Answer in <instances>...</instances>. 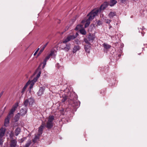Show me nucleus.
<instances>
[{
  "mask_svg": "<svg viewBox=\"0 0 147 147\" xmlns=\"http://www.w3.org/2000/svg\"><path fill=\"white\" fill-rule=\"evenodd\" d=\"M109 5V3L107 2H104L102 4L99 9H94L92 10L87 16H89L87 20L86 24L89 25L90 23V21L93 20L94 17L97 16L99 12H100L102 10H103L106 8Z\"/></svg>",
  "mask_w": 147,
  "mask_h": 147,
  "instance_id": "obj_1",
  "label": "nucleus"
},
{
  "mask_svg": "<svg viewBox=\"0 0 147 147\" xmlns=\"http://www.w3.org/2000/svg\"><path fill=\"white\" fill-rule=\"evenodd\" d=\"M70 99L73 101V106L74 107H78L80 105V102L79 101H76L78 98L77 96L74 94L71 93L70 95Z\"/></svg>",
  "mask_w": 147,
  "mask_h": 147,
  "instance_id": "obj_2",
  "label": "nucleus"
},
{
  "mask_svg": "<svg viewBox=\"0 0 147 147\" xmlns=\"http://www.w3.org/2000/svg\"><path fill=\"white\" fill-rule=\"evenodd\" d=\"M54 120V117L53 115L49 116L46 125L47 128L49 129H51L53 126V121Z\"/></svg>",
  "mask_w": 147,
  "mask_h": 147,
  "instance_id": "obj_3",
  "label": "nucleus"
},
{
  "mask_svg": "<svg viewBox=\"0 0 147 147\" xmlns=\"http://www.w3.org/2000/svg\"><path fill=\"white\" fill-rule=\"evenodd\" d=\"M60 47L62 50L67 52L70 49L71 44L70 43H64L63 41L60 45Z\"/></svg>",
  "mask_w": 147,
  "mask_h": 147,
  "instance_id": "obj_4",
  "label": "nucleus"
},
{
  "mask_svg": "<svg viewBox=\"0 0 147 147\" xmlns=\"http://www.w3.org/2000/svg\"><path fill=\"white\" fill-rule=\"evenodd\" d=\"M54 55V51H51L50 54L47 56L45 57V59H44L42 63L43 64L42 66V68L44 69L46 64V63L47 61L50 58V56H53Z\"/></svg>",
  "mask_w": 147,
  "mask_h": 147,
  "instance_id": "obj_5",
  "label": "nucleus"
},
{
  "mask_svg": "<svg viewBox=\"0 0 147 147\" xmlns=\"http://www.w3.org/2000/svg\"><path fill=\"white\" fill-rule=\"evenodd\" d=\"M18 106V102H16L13 106V107L9 112L8 115L10 116L11 115H13V113L15 111Z\"/></svg>",
  "mask_w": 147,
  "mask_h": 147,
  "instance_id": "obj_6",
  "label": "nucleus"
},
{
  "mask_svg": "<svg viewBox=\"0 0 147 147\" xmlns=\"http://www.w3.org/2000/svg\"><path fill=\"white\" fill-rule=\"evenodd\" d=\"M75 39V37H74V35H69L68 36L63 40L64 43H67L71 40H73Z\"/></svg>",
  "mask_w": 147,
  "mask_h": 147,
  "instance_id": "obj_7",
  "label": "nucleus"
},
{
  "mask_svg": "<svg viewBox=\"0 0 147 147\" xmlns=\"http://www.w3.org/2000/svg\"><path fill=\"white\" fill-rule=\"evenodd\" d=\"M28 108L26 107L22 108L20 110V114L22 116H24L27 113Z\"/></svg>",
  "mask_w": 147,
  "mask_h": 147,
  "instance_id": "obj_8",
  "label": "nucleus"
},
{
  "mask_svg": "<svg viewBox=\"0 0 147 147\" xmlns=\"http://www.w3.org/2000/svg\"><path fill=\"white\" fill-rule=\"evenodd\" d=\"M95 35L93 34L89 33L88 35V38L89 41L91 42H92L94 39L95 38Z\"/></svg>",
  "mask_w": 147,
  "mask_h": 147,
  "instance_id": "obj_9",
  "label": "nucleus"
},
{
  "mask_svg": "<svg viewBox=\"0 0 147 147\" xmlns=\"http://www.w3.org/2000/svg\"><path fill=\"white\" fill-rule=\"evenodd\" d=\"M17 142L16 139H13L11 141L9 147H16L17 145Z\"/></svg>",
  "mask_w": 147,
  "mask_h": 147,
  "instance_id": "obj_10",
  "label": "nucleus"
},
{
  "mask_svg": "<svg viewBox=\"0 0 147 147\" xmlns=\"http://www.w3.org/2000/svg\"><path fill=\"white\" fill-rule=\"evenodd\" d=\"M91 47V44H89L85 45L84 46V49L85 51L87 53H89Z\"/></svg>",
  "mask_w": 147,
  "mask_h": 147,
  "instance_id": "obj_11",
  "label": "nucleus"
},
{
  "mask_svg": "<svg viewBox=\"0 0 147 147\" xmlns=\"http://www.w3.org/2000/svg\"><path fill=\"white\" fill-rule=\"evenodd\" d=\"M5 129L3 127L0 129V138H2L5 135Z\"/></svg>",
  "mask_w": 147,
  "mask_h": 147,
  "instance_id": "obj_12",
  "label": "nucleus"
},
{
  "mask_svg": "<svg viewBox=\"0 0 147 147\" xmlns=\"http://www.w3.org/2000/svg\"><path fill=\"white\" fill-rule=\"evenodd\" d=\"M45 90V88L43 87H40V89L38 92L37 95L39 96L41 95L43 93Z\"/></svg>",
  "mask_w": 147,
  "mask_h": 147,
  "instance_id": "obj_13",
  "label": "nucleus"
},
{
  "mask_svg": "<svg viewBox=\"0 0 147 147\" xmlns=\"http://www.w3.org/2000/svg\"><path fill=\"white\" fill-rule=\"evenodd\" d=\"M11 117V116H9L8 115L6 118L5 119L4 122V125L7 126L8 125L9 123L10 119Z\"/></svg>",
  "mask_w": 147,
  "mask_h": 147,
  "instance_id": "obj_14",
  "label": "nucleus"
},
{
  "mask_svg": "<svg viewBox=\"0 0 147 147\" xmlns=\"http://www.w3.org/2000/svg\"><path fill=\"white\" fill-rule=\"evenodd\" d=\"M49 43V42H47V43H46L43 46V47L40 49V51L38 52V55L37 56H39L41 53L43 52V50H44L45 48L47 46V45Z\"/></svg>",
  "mask_w": 147,
  "mask_h": 147,
  "instance_id": "obj_15",
  "label": "nucleus"
},
{
  "mask_svg": "<svg viewBox=\"0 0 147 147\" xmlns=\"http://www.w3.org/2000/svg\"><path fill=\"white\" fill-rule=\"evenodd\" d=\"M80 49V46L78 45H76L74 47L72 52L73 53H76Z\"/></svg>",
  "mask_w": 147,
  "mask_h": 147,
  "instance_id": "obj_16",
  "label": "nucleus"
},
{
  "mask_svg": "<svg viewBox=\"0 0 147 147\" xmlns=\"http://www.w3.org/2000/svg\"><path fill=\"white\" fill-rule=\"evenodd\" d=\"M20 113H18L16 115L14 118V120L15 122H17L18 121L20 118Z\"/></svg>",
  "mask_w": 147,
  "mask_h": 147,
  "instance_id": "obj_17",
  "label": "nucleus"
},
{
  "mask_svg": "<svg viewBox=\"0 0 147 147\" xmlns=\"http://www.w3.org/2000/svg\"><path fill=\"white\" fill-rule=\"evenodd\" d=\"M116 16L115 12H113L112 11H110L108 15V16L110 18H113L115 16Z\"/></svg>",
  "mask_w": 147,
  "mask_h": 147,
  "instance_id": "obj_18",
  "label": "nucleus"
},
{
  "mask_svg": "<svg viewBox=\"0 0 147 147\" xmlns=\"http://www.w3.org/2000/svg\"><path fill=\"white\" fill-rule=\"evenodd\" d=\"M21 129L19 127H17L15 131V135L17 136L20 134L21 132Z\"/></svg>",
  "mask_w": 147,
  "mask_h": 147,
  "instance_id": "obj_19",
  "label": "nucleus"
},
{
  "mask_svg": "<svg viewBox=\"0 0 147 147\" xmlns=\"http://www.w3.org/2000/svg\"><path fill=\"white\" fill-rule=\"evenodd\" d=\"M40 135L37 134L36 135H35V136L32 140V142L34 143H35L36 142L37 140L39 139V136Z\"/></svg>",
  "mask_w": 147,
  "mask_h": 147,
  "instance_id": "obj_20",
  "label": "nucleus"
},
{
  "mask_svg": "<svg viewBox=\"0 0 147 147\" xmlns=\"http://www.w3.org/2000/svg\"><path fill=\"white\" fill-rule=\"evenodd\" d=\"M45 126V123L43 122V121H42L41 125L39 127L38 129L43 131L44 128Z\"/></svg>",
  "mask_w": 147,
  "mask_h": 147,
  "instance_id": "obj_21",
  "label": "nucleus"
},
{
  "mask_svg": "<svg viewBox=\"0 0 147 147\" xmlns=\"http://www.w3.org/2000/svg\"><path fill=\"white\" fill-rule=\"evenodd\" d=\"M117 3V1L116 0H111L110 6L112 7L114 6Z\"/></svg>",
  "mask_w": 147,
  "mask_h": 147,
  "instance_id": "obj_22",
  "label": "nucleus"
},
{
  "mask_svg": "<svg viewBox=\"0 0 147 147\" xmlns=\"http://www.w3.org/2000/svg\"><path fill=\"white\" fill-rule=\"evenodd\" d=\"M27 99L28 100L29 105H32L33 103L34 102V100L31 97Z\"/></svg>",
  "mask_w": 147,
  "mask_h": 147,
  "instance_id": "obj_23",
  "label": "nucleus"
},
{
  "mask_svg": "<svg viewBox=\"0 0 147 147\" xmlns=\"http://www.w3.org/2000/svg\"><path fill=\"white\" fill-rule=\"evenodd\" d=\"M31 143V140H28L25 145L24 146V147H29L30 146Z\"/></svg>",
  "mask_w": 147,
  "mask_h": 147,
  "instance_id": "obj_24",
  "label": "nucleus"
},
{
  "mask_svg": "<svg viewBox=\"0 0 147 147\" xmlns=\"http://www.w3.org/2000/svg\"><path fill=\"white\" fill-rule=\"evenodd\" d=\"M30 85L29 87V89H28L29 92L30 93L32 91V89L33 88V86L34 84V83H32L30 82Z\"/></svg>",
  "mask_w": 147,
  "mask_h": 147,
  "instance_id": "obj_25",
  "label": "nucleus"
},
{
  "mask_svg": "<svg viewBox=\"0 0 147 147\" xmlns=\"http://www.w3.org/2000/svg\"><path fill=\"white\" fill-rule=\"evenodd\" d=\"M104 47L106 49H109L111 47V46L107 43H104L102 44Z\"/></svg>",
  "mask_w": 147,
  "mask_h": 147,
  "instance_id": "obj_26",
  "label": "nucleus"
},
{
  "mask_svg": "<svg viewBox=\"0 0 147 147\" xmlns=\"http://www.w3.org/2000/svg\"><path fill=\"white\" fill-rule=\"evenodd\" d=\"M38 79V78H37L36 77L35 78H34L31 81L29 80L28 81H29L30 83V82L34 83V84L37 81Z\"/></svg>",
  "mask_w": 147,
  "mask_h": 147,
  "instance_id": "obj_27",
  "label": "nucleus"
},
{
  "mask_svg": "<svg viewBox=\"0 0 147 147\" xmlns=\"http://www.w3.org/2000/svg\"><path fill=\"white\" fill-rule=\"evenodd\" d=\"M80 32L82 34L85 35L86 34V31L84 29H82L80 30Z\"/></svg>",
  "mask_w": 147,
  "mask_h": 147,
  "instance_id": "obj_28",
  "label": "nucleus"
},
{
  "mask_svg": "<svg viewBox=\"0 0 147 147\" xmlns=\"http://www.w3.org/2000/svg\"><path fill=\"white\" fill-rule=\"evenodd\" d=\"M67 98L66 96H65L62 97V99L61 100V102H64L67 99Z\"/></svg>",
  "mask_w": 147,
  "mask_h": 147,
  "instance_id": "obj_29",
  "label": "nucleus"
},
{
  "mask_svg": "<svg viewBox=\"0 0 147 147\" xmlns=\"http://www.w3.org/2000/svg\"><path fill=\"white\" fill-rule=\"evenodd\" d=\"M28 103L29 102L28 101V100L27 99L24 101V105L25 106L24 107H27Z\"/></svg>",
  "mask_w": 147,
  "mask_h": 147,
  "instance_id": "obj_30",
  "label": "nucleus"
},
{
  "mask_svg": "<svg viewBox=\"0 0 147 147\" xmlns=\"http://www.w3.org/2000/svg\"><path fill=\"white\" fill-rule=\"evenodd\" d=\"M84 42L87 44H91L89 42L88 40L86 38H84Z\"/></svg>",
  "mask_w": 147,
  "mask_h": 147,
  "instance_id": "obj_31",
  "label": "nucleus"
},
{
  "mask_svg": "<svg viewBox=\"0 0 147 147\" xmlns=\"http://www.w3.org/2000/svg\"><path fill=\"white\" fill-rule=\"evenodd\" d=\"M30 82L29 81H28V82L26 83V84H25L24 86V88L26 89V88L27 87V86L30 84Z\"/></svg>",
  "mask_w": 147,
  "mask_h": 147,
  "instance_id": "obj_32",
  "label": "nucleus"
},
{
  "mask_svg": "<svg viewBox=\"0 0 147 147\" xmlns=\"http://www.w3.org/2000/svg\"><path fill=\"white\" fill-rule=\"evenodd\" d=\"M105 21L106 23L108 24V25H109V24H110V23L111 21V20L108 19H105Z\"/></svg>",
  "mask_w": 147,
  "mask_h": 147,
  "instance_id": "obj_33",
  "label": "nucleus"
},
{
  "mask_svg": "<svg viewBox=\"0 0 147 147\" xmlns=\"http://www.w3.org/2000/svg\"><path fill=\"white\" fill-rule=\"evenodd\" d=\"M42 132H43V131H42L41 130H40L39 129H38V133L37 134H38L39 135H40L42 134Z\"/></svg>",
  "mask_w": 147,
  "mask_h": 147,
  "instance_id": "obj_34",
  "label": "nucleus"
},
{
  "mask_svg": "<svg viewBox=\"0 0 147 147\" xmlns=\"http://www.w3.org/2000/svg\"><path fill=\"white\" fill-rule=\"evenodd\" d=\"M97 24L98 26H100L102 24L100 20H98V21H97Z\"/></svg>",
  "mask_w": 147,
  "mask_h": 147,
  "instance_id": "obj_35",
  "label": "nucleus"
},
{
  "mask_svg": "<svg viewBox=\"0 0 147 147\" xmlns=\"http://www.w3.org/2000/svg\"><path fill=\"white\" fill-rule=\"evenodd\" d=\"M41 74V71H38V73L36 77L37 78H38L40 76Z\"/></svg>",
  "mask_w": 147,
  "mask_h": 147,
  "instance_id": "obj_36",
  "label": "nucleus"
},
{
  "mask_svg": "<svg viewBox=\"0 0 147 147\" xmlns=\"http://www.w3.org/2000/svg\"><path fill=\"white\" fill-rule=\"evenodd\" d=\"M39 50V48H38L37 50H36V51L34 53V56H35L37 53L38 52V51Z\"/></svg>",
  "mask_w": 147,
  "mask_h": 147,
  "instance_id": "obj_37",
  "label": "nucleus"
},
{
  "mask_svg": "<svg viewBox=\"0 0 147 147\" xmlns=\"http://www.w3.org/2000/svg\"><path fill=\"white\" fill-rule=\"evenodd\" d=\"M75 42L77 44H78L80 43V42L78 39H76L75 40Z\"/></svg>",
  "mask_w": 147,
  "mask_h": 147,
  "instance_id": "obj_38",
  "label": "nucleus"
},
{
  "mask_svg": "<svg viewBox=\"0 0 147 147\" xmlns=\"http://www.w3.org/2000/svg\"><path fill=\"white\" fill-rule=\"evenodd\" d=\"M25 90H26V89L23 88H22V91H21V93H22V94H24V92Z\"/></svg>",
  "mask_w": 147,
  "mask_h": 147,
  "instance_id": "obj_39",
  "label": "nucleus"
},
{
  "mask_svg": "<svg viewBox=\"0 0 147 147\" xmlns=\"http://www.w3.org/2000/svg\"><path fill=\"white\" fill-rule=\"evenodd\" d=\"M79 35L78 32H76V34L74 35V37H75V38Z\"/></svg>",
  "mask_w": 147,
  "mask_h": 147,
  "instance_id": "obj_40",
  "label": "nucleus"
},
{
  "mask_svg": "<svg viewBox=\"0 0 147 147\" xmlns=\"http://www.w3.org/2000/svg\"><path fill=\"white\" fill-rule=\"evenodd\" d=\"M3 92H4L3 91H2L0 93V98L1 97V96H2V95H3Z\"/></svg>",
  "mask_w": 147,
  "mask_h": 147,
  "instance_id": "obj_41",
  "label": "nucleus"
},
{
  "mask_svg": "<svg viewBox=\"0 0 147 147\" xmlns=\"http://www.w3.org/2000/svg\"><path fill=\"white\" fill-rule=\"evenodd\" d=\"M127 0H121V2L122 3H124Z\"/></svg>",
  "mask_w": 147,
  "mask_h": 147,
  "instance_id": "obj_42",
  "label": "nucleus"
},
{
  "mask_svg": "<svg viewBox=\"0 0 147 147\" xmlns=\"http://www.w3.org/2000/svg\"><path fill=\"white\" fill-rule=\"evenodd\" d=\"M109 28L110 29L112 28V26L110 24L109 25Z\"/></svg>",
  "mask_w": 147,
  "mask_h": 147,
  "instance_id": "obj_43",
  "label": "nucleus"
},
{
  "mask_svg": "<svg viewBox=\"0 0 147 147\" xmlns=\"http://www.w3.org/2000/svg\"><path fill=\"white\" fill-rule=\"evenodd\" d=\"M121 48H123L124 47V45L123 43H121Z\"/></svg>",
  "mask_w": 147,
  "mask_h": 147,
  "instance_id": "obj_44",
  "label": "nucleus"
},
{
  "mask_svg": "<svg viewBox=\"0 0 147 147\" xmlns=\"http://www.w3.org/2000/svg\"><path fill=\"white\" fill-rule=\"evenodd\" d=\"M78 25L75 28V30H78Z\"/></svg>",
  "mask_w": 147,
  "mask_h": 147,
  "instance_id": "obj_45",
  "label": "nucleus"
},
{
  "mask_svg": "<svg viewBox=\"0 0 147 147\" xmlns=\"http://www.w3.org/2000/svg\"><path fill=\"white\" fill-rule=\"evenodd\" d=\"M119 55V56H121V55Z\"/></svg>",
  "mask_w": 147,
  "mask_h": 147,
  "instance_id": "obj_46",
  "label": "nucleus"
},
{
  "mask_svg": "<svg viewBox=\"0 0 147 147\" xmlns=\"http://www.w3.org/2000/svg\"><path fill=\"white\" fill-rule=\"evenodd\" d=\"M119 55V56H121V55Z\"/></svg>",
  "mask_w": 147,
  "mask_h": 147,
  "instance_id": "obj_47",
  "label": "nucleus"
},
{
  "mask_svg": "<svg viewBox=\"0 0 147 147\" xmlns=\"http://www.w3.org/2000/svg\"><path fill=\"white\" fill-rule=\"evenodd\" d=\"M116 24H117V23H116Z\"/></svg>",
  "mask_w": 147,
  "mask_h": 147,
  "instance_id": "obj_48",
  "label": "nucleus"
}]
</instances>
